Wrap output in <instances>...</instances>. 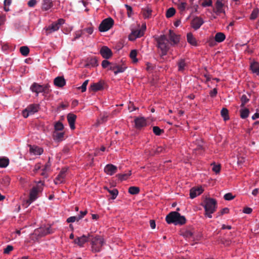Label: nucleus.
<instances>
[{
	"label": "nucleus",
	"instance_id": "obj_3",
	"mask_svg": "<svg viewBox=\"0 0 259 259\" xmlns=\"http://www.w3.org/2000/svg\"><path fill=\"white\" fill-rule=\"evenodd\" d=\"M165 221L168 224H173L175 225H183L186 222V219L177 211H171L165 218Z\"/></svg>",
	"mask_w": 259,
	"mask_h": 259
},
{
	"label": "nucleus",
	"instance_id": "obj_51",
	"mask_svg": "<svg viewBox=\"0 0 259 259\" xmlns=\"http://www.w3.org/2000/svg\"><path fill=\"white\" fill-rule=\"evenodd\" d=\"M212 169V170L216 174H219L221 170V165L220 164L216 165L215 164H213Z\"/></svg>",
	"mask_w": 259,
	"mask_h": 259
},
{
	"label": "nucleus",
	"instance_id": "obj_21",
	"mask_svg": "<svg viewBox=\"0 0 259 259\" xmlns=\"http://www.w3.org/2000/svg\"><path fill=\"white\" fill-rule=\"evenodd\" d=\"M29 152L34 155H40L43 153V149L36 146L29 145Z\"/></svg>",
	"mask_w": 259,
	"mask_h": 259
},
{
	"label": "nucleus",
	"instance_id": "obj_15",
	"mask_svg": "<svg viewBox=\"0 0 259 259\" xmlns=\"http://www.w3.org/2000/svg\"><path fill=\"white\" fill-rule=\"evenodd\" d=\"M100 53L102 56L106 59H109L112 56L111 50L106 46H103L101 48Z\"/></svg>",
	"mask_w": 259,
	"mask_h": 259
},
{
	"label": "nucleus",
	"instance_id": "obj_56",
	"mask_svg": "<svg viewBox=\"0 0 259 259\" xmlns=\"http://www.w3.org/2000/svg\"><path fill=\"white\" fill-rule=\"evenodd\" d=\"M111 64V63L107 60H104L102 62V66L103 68H106L108 66L109 67Z\"/></svg>",
	"mask_w": 259,
	"mask_h": 259
},
{
	"label": "nucleus",
	"instance_id": "obj_57",
	"mask_svg": "<svg viewBox=\"0 0 259 259\" xmlns=\"http://www.w3.org/2000/svg\"><path fill=\"white\" fill-rule=\"evenodd\" d=\"M218 94V90L216 88L213 89L212 90L210 91L209 93L210 96L212 98H214L216 97Z\"/></svg>",
	"mask_w": 259,
	"mask_h": 259
},
{
	"label": "nucleus",
	"instance_id": "obj_1",
	"mask_svg": "<svg viewBox=\"0 0 259 259\" xmlns=\"http://www.w3.org/2000/svg\"><path fill=\"white\" fill-rule=\"evenodd\" d=\"M201 205L205 210L204 215L209 218H212L217 208V201L215 199L210 197H206L201 203Z\"/></svg>",
	"mask_w": 259,
	"mask_h": 259
},
{
	"label": "nucleus",
	"instance_id": "obj_63",
	"mask_svg": "<svg viewBox=\"0 0 259 259\" xmlns=\"http://www.w3.org/2000/svg\"><path fill=\"white\" fill-rule=\"evenodd\" d=\"M44 233L45 235L52 233L51 227H47L44 230Z\"/></svg>",
	"mask_w": 259,
	"mask_h": 259
},
{
	"label": "nucleus",
	"instance_id": "obj_30",
	"mask_svg": "<svg viewBox=\"0 0 259 259\" xmlns=\"http://www.w3.org/2000/svg\"><path fill=\"white\" fill-rule=\"evenodd\" d=\"M187 41L192 45L196 46L197 42L196 39L193 36L192 33H188L187 35Z\"/></svg>",
	"mask_w": 259,
	"mask_h": 259
},
{
	"label": "nucleus",
	"instance_id": "obj_62",
	"mask_svg": "<svg viewBox=\"0 0 259 259\" xmlns=\"http://www.w3.org/2000/svg\"><path fill=\"white\" fill-rule=\"evenodd\" d=\"M252 211V208L246 207L243 209V212L246 214H250Z\"/></svg>",
	"mask_w": 259,
	"mask_h": 259
},
{
	"label": "nucleus",
	"instance_id": "obj_17",
	"mask_svg": "<svg viewBox=\"0 0 259 259\" xmlns=\"http://www.w3.org/2000/svg\"><path fill=\"white\" fill-rule=\"evenodd\" d=\"M204 21L202 18L196 17L192 20L191 25L195 30H197L201 27Z\"/></svg>",
	"mask_w": 259,
	"mask_h": 259
},
{
	"label": "nucleus",
	"instance_id": "obj_20",
	"mask_svg": "<svg viewBox=\"0 0 259 259\" xmlns=\"http://www.w3.org/2000/svg\"><path fill=\"white\" fill-rule=\"evenodd\" d=\"M76 118V115L71 113H69L67 116V120L71 130H74L75 128V122Z\"/></svg>",
	"mask_w": 259,
	"mask_h": 259
},
{
	"label": "nucleus",
	"instance_id": "obj_55",
	"mask_svg": "<svg viewBox=\"0 0 259 259\" xmlns=\"http://www.w3.org/2000/svg\"><path fill=\"white\" fill-rule=\"evenodd\" d=\"M229 211V208L225 207L223 208L220 212L218 213V216H221L225 213H228Z\"/></svg>",
	"mask_w": 259,
	"mask_h": 259
},
{
	"label": "nucleus",
	"instance_id": "obj_36",
	"mask_svg": "<svg viewBox=\"0 0 259 259\" xmlns=\"http://www.w3.org/2000/svg\"><path fill=\"white\" fill-rule=\"evenodd\" d=\"M221 114L224 120L226 121L229 119L228 110L226 108H223L221 111Z\"/></svg>",
	"mask_w": 259,
	"mask_h": 259
},
{
	"label": "nucleus",
	"instance_id": "obj_13",
	"mask_svg": "<svg viewBox=\"0 0 259 259\" xmlns=\"http://www.w3.org/2000/svg\"><path fill=\"white\" fill-rule=\"evenodd\" d=\"M226 2V0H217L215 3V13L219 15L221 13H224V6Z\"/></svg>",
	"mask_w": 259,
	"mask_h": 259
},
{
	"label": "nucleus",
	"instance_id": "obj_8",
	"mask_svg": "<svg viewBox=\"0 0 259 259\" xmlns=\"http://www.w3.org/2000/svg\"><path fill=\"white\" fill-rule=\"evenodd\" d=\"M39 109V105L36 104H32L28 105L22 111V115L24 118L28 117L30 115H32L37 112Z\"/></svg>",
	"mask_w": 259,
	"mask_h": 259
},
{
	"label": "nucleus",
	"instance_id": "obj_49",
	"mask_svg": "<svg viewBox=\"0 0 259 259\" xmlns=\"http://www.w3.org/2000/svg\"><path fill=\"white\" fill-rule=\"evenodd\" d=\"M89 80H85L83 83H82V85L78 87V89H80L82 92H84L87 90V86L88 84Z\"/></svg>",
	"mask_w": 259,
	"mask_h": 259
},
{
	"label": "nucleus",
	"instance_id": "obj_18",
	"mask_svg": "<svg viewBox=\"0 0 259 259\" xmlns=\"http://www.w3.org/2000/svg\"><path fill=\"white\" fill-rule=\"evenodd\" d=\"M168 37L171 41V45H176L179 42L180 36L175 34L174 32L170 29L169 30Z\"/></svg>",
	"mask_w": 259,
	"mask_h": 259
},
{
	"label": "nucleus",
	"instance_id": "obj_11",
	"mask_svg": "<svg viewBox=\"0 0 259 259\" xmlns=\"http://www.w3.org/2000/svg\"><path fill=\"white\" fill-rule=\"evenodd\" d=\"M126 67L122 66L121 65L117 64H111L109 69L110 70L113 71L115 75L119 73L123 72L126 69Z\"/></svg>",
	"mask_w": 259,
	"mask_h": 259
},
{
	"label": "nucleus",
	"instance_id": "obj_10",
	"mask_svg": "<svg viewBox=\"0 0 259 259\" xmlns=\"http://www.w3.org/2000/svg\"><path fill=\"white\" fill-rule=\"evenodd\" d=\"M105 83L104 81L101 80L98 82L92 83L89 88L90 91L97 92L103 90Z\"/></svg>",
	"mask_w": 259,
	"mask_h": 259
},
{
	"label": "nucleus",
	"instance_id": "obj_64",
	"mask_svg": "<svg viewBox=\"0 0 259 259\" xmlns=\"http://www.w3.org/2000/svg\"><path fill=\"white\" fill-rule=\"evenodd\" d=\"M74 35H75V36H74V38L73 40H75L77 38H79L82 35V32L81 31H76Z\"/></svg>",
	"mask_w": 259,
	"mask_h": 259
},
{
	"label": "nucleus",
	"instance_id": "obj_24",
	"mask_svg": "<svg viewBox=\"0 0 259 259\" xmlns=\"http://www.w3.org/2000/svg\"><path fill=\"white\" fill-rule=\"evenodd\" d=\"M54 84L60 88L64 87L66 84V81L63 76H58L54 79Z\"/></svg>",
	"mask_w": 259,
	"mask_h": 259
},
{
	"label": "nucleus",
	"instance_id": "obj_5",
	"mask_svg": "<svg viewBox=\"0 0 259 259\" xmlns=\"http://www.w3.org/2000/svg\"><path fill=\"white\" fill-rule=\"evenodd\" d=\"M90 239L92 244V251L94 252H100L102 249V247L104 243L103 238L100 236H96Z\"/></svg>",
	"mask_w": 259,
	"mask_h": 259
},
{
	"label": "nucleus",
	"instance_id": "obj_16",
	"mask_svg": "<svg viewBox=\"0 0 259 259\" xmlns=\"http://www.w3.org/2000/svg\"><path fill=\"white\" fill-rule=\"evenodd\" d=\"M203 191L201 187H193L190 190V197L191 199L195 198L200 195Z\"/></svg>",
	"mask_w": 259,
	"mask_h": 259
},
{
	"label": "nucleus",
	"instance_id": "obj_41",
	"mask_svg": "<svg viewBox=\"0 0 259 259\" xmlns=\"http://www.w3.org/2000/svg\"><path fill=\"white\" fill-rule=\"evenodd\" d=\"M88 65L92 67H96L98 65V59L96 57L92 58L89 61Z\"/></svg>",
	"mask_w": 259,
	"mask_h": 259
},
{
	"label": "nucleus",
	"instance_id": "obj_27",
	"mask_svg": "<svg viewBox=\"0 0 259 259\" xmlns=\"http://www.w3.org/2000/svg\"><path fill=\"white\" fill-rule=\"evenodd\" d=\"M108 114L107 113H104L100 115V118L98 119L96 123V126H99L100 124L106 122L108 120Z\"/></svg>",
	"mask_w": 259,
	"mask_h": 259
},
{
	"label": "nucleus",
	"instance_id": "obj_44",
	"mask_svg": "<svg viewBox=\"0 0 259 259\" xmlns=\"http://www.w3.org/2000/svg\"><path fill=\"white\" fill-rule=\"evenodd\" d=\"M249 99L247 97L246 95H243L241 97V107H244L245 104L249 101Z\"/></svg>",
	"mask_w": 259,
	"mask_h": 259
},
{
	"label": "nucleus",
	"instance_id": "obj_22",
	"mask_svg": "<svg viewBox=\"0 0 259 259\" xmlns=\"http://www.w3.org/2000/svg\"><path fill=\"white\" fill-rule=\"evenodd\" d=\"M66 171V169H62L60 171L59 175L54 180V183H55V184H58L63 183L64 178L65 177Z\"/></svg>",
	"mask_w": 259,
	"mask_h": 259
},
{
	"label": "nucleus",
	"instance_id": "obj_23",
	"mask_svg": "<svg viewBox=\"0 0 259 259\" xmlns=\"http://www.w3.org/2000/svg\"><path fill=\"white\" fill-rule=\"evenodd\" d=\"M30 89L32 92L36 93L37 94L40 93H42L44 91V88L42 85L34 82L31 86Z\"/></svg>",
	"mask_w": 259,
	"mask_h": 259
},
{
	"label": "nucleus",
	"instance_id": "obj_25",
	"mask_svg": "<svg viewBox=\"0 0 259 259\" xmlns=\"http://www.w3.org/2000/svg\"><path fill=\"white\" fill-rule=\"evenodd\" d=\"M64 136V132H60L58 131H54L53 134V139L58 142L63 140Z\"/></svg>",
	"mask_w": 259,
	"mask_h": 259
},
{
	"label": "nucleus",
	"instance_id": "obj_53",
	"mask_svg": "<svg viewBox=\"0 0 259 259\" xmlns=\"http://www.w3.org/2000/svg\"><path fill=\"white\" fill-rule=\"evenodd\" d=\"M212 4V0H208L204 1L201 5L203 7H210L211 6Z\"/></svg>",
	"mask_w": 259,
	"mask_h": 259
},
{
	"label": "nucleus",
	"instance_id": "obj_50",
	"mask_svg": "<svg viewBox=\"0 0 259 259\" xmlns=\"http://www.w3.org/2000/svg\"><path fill=\"white\" fill-rule=\"evenodd\" d=\"M184 236L186 238L191 239L193 238V233L190 231H186L184 233Z\"/></svg>",
	"mask_w": 259,
	"mask_h": 259
},
{
	"label": "nucleus",
	"instance_id": "obj_26",
	"mask_svg": "<svg viewBox=\"0 0 259 259\" xmlns=\"http://www.w3.org/2000/svg\"><path fill=\"white\" fill-rule=\"evenodd\" d=\"M52 0H42L41 8L44 11H47L53 7Z\"/></svg>",
	"mask_w": 259,
	"mask_h": 259
},
{
	"label": "nucleus",
	"instance_id": "obj_38",
	"mask_svg": "<svg viewBox=\"0 0 259 259\" xmlns=\"http://www.w3.org/2000/svg\"><path fill=\"white\" fill-rule=\"evenodd\" d=\"M21 54L24 56H27L29 53V49L27 46H22L20 48Z\"/></svg>",
	"mask_w": 259,
	"mask_h": 259
},
{
	"label": "nucleus",
	"instance_id": "obj_35",
	"mask_svg": "<svg viewBox=\"0 0 259 259\" xmlns=\"http://www.w3.org/2000/svg\"><path fill=\"white\" fill-rule=\"evenodd\" d=\"M240 112L241 117L242 119H245L246 118H247L248 116L249 113V111L248 109L244 108V109H241L240 110Z\"/></svg>",
	"mask_w": 259,
	"mask_h": 259
},
{
	"label": "nucleus",
	"instance_id": "obj_58",
	"mask_svg": "<svg viewBox=\"0 0 259 259\" xmlns=\"http://www.w3.org/2000/svg\"><path fill=\"white\" fill-rule=\"evenodd\" d=\"M51 164L50 161H48L45 165L44 167L42 169L44 171H49L50 169Z\"/></svg>",
	"mask_w": 259,
	"mask_h": 259
},
{
	"label": "nucleus",
	"instance_id": "obj_45",
	"mask_svg": "<svg viewBox=\"0 0 259 259\" xmlns=\"http://www.w3.org/2000/svg\"><path fill=\"white\" fill-rule=\"evenodd\" d=\"M79 220H80V218L78 217L77 215V216H72V217H70L68 218L67 219L66 221L67 223H73L75 221L78 222Z\"/></svg>",
	"mask_w": 259,
	"mask_h": 259
},
{
	"label": "nucleus",
	"instance_id": "obj_2",
	"mask_svg": "<svg viewBox=\"0 0 259 259\" xmlns=\"http://www.w3.org/2000/svg\"><path fill=\"white\" fill-rule=\"evenodd\" d=\"M156 41V47L160 50V57L162 58L167 54L169 49V40L165 35H161L154 37Z\"/></svg>",
	"mask_w": 259,
	"mask_h": 259
},
{
	"label": "nucleus",
	"instance_id": "obj_31",
	"mask_svg": "<svg viewBox=\"0 0 259 259\" xmlns=\"http://www.w3.org/2000/svg\"><path fill=\"white\" fill-rule=\"evenodd\" d=\"M138 52L136 50H133L131 51L130 54V57L133 61V62L135 63H137L138 61L137 58Z\"/></svg>",
	"mask_w": 259,
	"mask_h": 259
},
{
	"label": "nucleus",
	"instance_id": "obj_37",
	"mask_svg": "<svg viewBox=\"0 0 259 259\" xmlns=\"http://www.w3.org/2000/svg\"><path fill=\"white\" fill-rule=\"evenodd\" d=\"M250 69L253 73H259V64L257 62L251 64Z\"/></svg>",
	"mask_w": 259,
	"mask_h": 259
},
{
	"label": "nucleus",
	"instance_id": "obj_52",
	"mask_svg": "<svg viewBox=\"0 0 259 259\" xmlns=\"http://www.w3.org/2000/svg\"><path fill=\"white\" fill-rule=\"evenodd\" d=\"M234 197L235 196H233L231 193H228L226 194L224 196V199L226 200H232Z\"/></svg>",
	"mask_w": 259,
	"mask_h": 259
},
{
	"label": "nucleus",
	"instance_id": "obj_60",
	"mask_svg": "<svg viewBox=\"0 0 259 259\" xmlns=\"http://www.w3.org/2000/svg\"><path fill=\"white\" fill-rule=\"evenodd\" d=\"M83 31H85L88 33L91 34L93 33L94 29L93 27H89L83 29Z\"/></svg>",
	"mask_w": 259,
	"mask_h": 259
},
{
	"label": "nucleus",
	"instance_id": "obj_47",
	"mask_svg": "<svg viewBox=\"0 0 259 259\" xmlns=\"http://www.w3.org/2000/svg\"><path fill=\"white\" fill-rule=\"evenodd\" d=\"M132 32L135 34V35L137 37V38L140 37L144 35L143 30H135L132 31Z\"/></svg>",
	"mask_w": 259,
	"mask_h": 259
},
{
	"label": "nucleus",
	"instance_id": "obj_12",
	"mask_svg": "<svg viewBox=\"0 0 259 259\" xmlns=\"http://www.w3.org/2000/svg\"><path fill=\"white\" fill-rule=\"evenodd\" d=\"M135 127L137 129H141L147 125L146 119L144 117H136L134 119Z\"/></svg>",
	"mask_w": 259,
	"mask_h": 259
},
{
	"label": "nucleus",
	"instance_id": "obj_9",
	"mask_svg": "<svg viewBox=\"0 0 259 259\" xmlns=\"http://www.w3.org/2000/svg\"><path fill=\"white\" fill-rule=\"evenodd\" d=\"M178 70L179 72H183L189 66V61L185 58H180L177 63Z\"/></svg>",
	"mask_w": 259,
	"mask_h": 259
},
{
	"label": "nucleus",
	"instance_id": "obj_29",
	"mask_svg": "<svg viewBox=\"0 0 259 259\" xmlns=\"http://www.w3.org/2000/svg\"><path fill=\"white\" fill-rule=\"evenodd\" d=\"M226 38V36L224 33L218 32L214 36V40L218 42H221L223 41Z\"/></svg>",
	"mask_w": 259,
	"mask_h": 259
},
{
	"label": "nucleus",
	"instance_id": "obj_43",
	"mask_svg": "<svg viewBox=\"0 0 259 259\" xmlns=\"http://www.w3.org/2000/svg\"><path fill=\"white\" fill-rule=\"evenodd\" d=\"M153 132L157 136H160L164 133L163 130L160 129L158 126H153Z\"/></svg>",
	"mask_w": 259,
	"mask_h": 259
},
{
	"label": "nucleus",
	"instance_id": "obj_6",
	"mask_svg": "<svg viewBox=\"0 0 259 259\" xmlns=\"http://www.w3.org/2000/svg\"><path fill=\"white\" fill-rule=\"evenodd\" d=\"M114 20L109 17L103 20L99 26V30L100 32H105L109 30L113 26Z\"/></svg>",
	"mask_w": 259,
	"mask_h": 259
},
{
	"label": "nucleus",
	"instance_id": "obj_34",
	"mask_svg": "<svg viewBox=\"0 0 259 259\" xmlns=\"http://www.w3.org/2000/svg\"><path fill=\"white\" fill-rule=\"evenodd\" d=\"M187 3L185 2H181L178 5V9L180 11V13L182 14L186 9L187 7Z\"/></svg>",
	"mask_w": 259,
	"mask_h": 259
},
{
	"label": "nucleus",
	"instance_id": "obj_54",
	"mask_svg": "<svg viewBox=\"0 0 259 259\" xmlns=\"http://www.w3.org/2000/svg\"><path fill=\"white\" fill-rule=\"evenodd\" d=\"M152 150L154 154H159L162 153L164 150V149L162 147H158L156 149H152Z\"/></svg>",
	"mask_w": 259,
	"mask_h": 259
},
{
	"label": "nucleus",
	"instance_id": "obj_48",
	"mask_svg": "<svg viewBox=\"0 0 259 259\" xmlns=\"http://www.w3.org/2000/svg\"><path fill=\"white\" fill-rule=\"evenodd\" d=\"M108 192L112 195V198H111L112 199H115L116 198V197H117V196L118 195V190L116 189H113L112 190H109Z\"/></svg>",
	"mask_w": 259,
	"mask_h": 259
},
{
	"label": "nucleus",
	"instance_id": "obj_14",
	"mask_svg": "<svg viewBox=\"0 0 259 259\" xmlns=\"http://www.w3.org/2000/svg\"><path fill=\"white\" fill-rule=\"evenodd\" d=\"M92 236L89 235L88 236L85 235H82L80 237H77L76 239L74 240V242L76 244H77L79 246H83V244L89 241H90L91 238Z\"/></svg>",
	"mask_w": 259,
	"mask_h": 259
},
{
	"label": "nucleus",
	"instance_id": "obj_4",
	"mask_svg": "<svg viewBox=\"0 0 259 259\" xmlns=\"http://www.w3.org/2000/svg\"><path fill=\"white\" fill-rule=\"evenodd\" d=\"M43 185L44 183L40 181L37 183L36 186L33 187L30 190L29 198L26 202L28 205L37 198L38 194L41 192L43 190Z\"/></svg>",
	"mask_w": 259,
	"mask_h": 259
},
{
	"label": "nucleus",
	"instance_id": "obj_59",
	"mask_svg": "<svg viewBox=\"0 0 259 259\" xmlns=\"http://www.w3.org/2000/svg\"><path fill=\"white\" fill-rule=\"evenodd\" d=\"M13 249V247L11 245H8L7 247L4 249L5 253H9Z\"/></svg>",
	"mask_w": 259,
	"mask_h": 259
},
{
	"label": "nucleus",
	"instance_id": "obj_33",
	"mask_svg": "<svg viewBox=\"0 0 259 259\" xmlns=\"http://www.w3.org/2000/svg\"><path fill=\"white\" fill-rule=\"evenodd\" d=\"M131 175V172L130 171L128 173L123 174H118L117 177L120 181L126 180Z\"/></svg>",
	"mask_w": 259,
	"mask_h": 259
},
{
	"label": "nucleus",
	"instance_id": "obj_40",
	"mask_svg": "<svg viewBox=\"0 0 259 259\" xmlns=\"http://www.w3.org/2000/svg\"><path fill=\"white\" fill-rule=\"evenodd\" d=\"M176 13V10L175 8L171 7L167 9L166 12V17L167 18H170L172 17Z\"/></svg>",
	"mask_w": 259,
	"mask_h": 259
},
{
	"label": "nucleus",
	"instance_id": "obj_46",
	"mask_svg": "<svg viewBox=\"0 0 259 259\" xmlns=\"http://www.w3.org/2000/svg\"><path fill=\"white\" fill-rule=\"evenodd\" d=\"M258 12H259V11L257 9H254L251 15H250V19L251 20H254L255 19L257 16H258Z\"/></svg>",
	"mask_w": 259,
	"mask_h": 259
},
{
	"label": "nucleus",
	"instance_id": "obj_32",
	"mask_svg": "<svg viewBox=\"0 0 259 259\" xmlns=\"http://www.w3.org/2000/svg\"><path fill=\"white\" fill-rule=\"evenodd\" d=\"M9 163V160L7 157H3L0 158V167H6Z\"/></svg>",
	"mask_w": 259,
	"mask_h": 259
},
{
	"label": "nucleus",
	"instance_id": "obj_28",
	"mask_svg": "<svg viewBox=\"0 0 259 259\" xmlns=\"http://www.w3.org/2000/svg\"><path fill=\"white\" fill-rule=\"evenodd\" d=\"M142 13L144 18H149L151 15L152 10L149 7H146L142 9Z\"/></svg>",
	"mask_w": 259,
	"mask_h": 259
},
{
	"label": "nucleus",
	"instance_id": "obj_19",
	"mask_svg": "<svg viewBox=\"0 0 259 259\" xmlns=\"http://www.w3.org/2000/svg\"><path fill=\"white\" fill-rule=\"evenodd\" d=\"M117 170V167L112 164H108L106 165L104 168L105 172L110 176H112L116 173Z\"/></svg>",
	"mask_w": 259,
	"mask_h": 259
},
{
	"label": "nucleus",
	"instance_id": "obj_42",
	"mask_svg": "<svg viewBox=\"0 0 259 259\" xmlns=\"http://www.w3.org/2000/svg\"><path fill=\"white\" fill-rule=\"evenodd\" d=\"M55 131H61L64 129V126L62 122L57 121L54 125Z\"/></svg>",
	"mask_w": 259,
	"mask_h": 259
},
{
	"label": "nucleus",
	"instance_id": "obj_39",
	"mask_svg": "<svg viewBox=\"0 0 259 259\" xmlns=\"http://www.w3.org/2000/svg\"><path fill=\"white\" fill-rule=\"evenodd\" d=\"M140 189L138 187L132 186L128 188V192L132 195H136L139 193Z\"/></svg>",
	"mask_w": 259,
	"mask_h": 259
},
{
	"label": "nucleus",
	"instance_id": "obj_61",
	"mask_svg": "<svg viewBox=\"0 0 259 259\" xmlns=\"http://www.w3.org/2000/svg\"><path fill=\"white\" fill-rule=\"evenodd\" d=\"M36 0H30L28 2V5L29 7H33L36 4Z\"/></svg>",
	"mask_w": 259,
	"mask_h": 259
},
{
	"label": "nucleus",
	"instance_id": "obj_7",
	"mask_svg": "<svg viewBox=\"0 0 259 259\" xmlns=\"http://www.w3.org/2000/svg\"><path fill=\"white\" fill-rule=\"evenodd\" d=\"M64 22L65 20L62 18L59 19L57 21L53 22L46 28V34L48 35L58 30L61 26L64 23Z\"/></svg>",
	"mask_w": 259,
	"mask_h": 259
}]
</instances>
